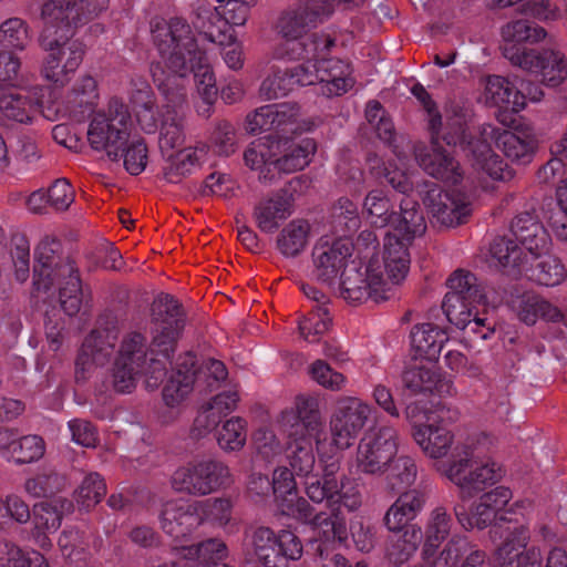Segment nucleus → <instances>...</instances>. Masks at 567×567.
<instances>
[{
  "label": "nucleus",
  "mask_w": 567,
  "mask_h": 567,
  "mask_svg": "<svg viewBox=\"0 0 567 567\" xmlns=\"http://www.w3.org/2000/svg\"><path fill=\"white\" fill-rule=\"evenodd\" d=\"M152 35L155 47L162 58L161 62L151 65L152 76L155 69L171 78L172 75L183 76L185 97L187 86L188 66L192 72L198 94L207 105L206 112L209 115L210 106L217 99L218 89L214 72L208 64L206 53L198 49L196 39L188 22L183 18H172L168 21L162 20L152 24ZM185 104L187 102L185 101Z\"/></svg>",
  "instance_id": "nucleus-1"
},
{
  "label": "nucleus",
  "mask_w": 567,
  "mask_h": 567,
  "mask_svg": "<svg viewBox=\"0 0 567 567\" xmlns=\"http://www.w3.org/2000/svg\"><path fill=\"white\" fill-rule=\"evenodd\" d=\"M503 55L512 65L532 74L542 75L548 86L559 85L567 76L564 58L553 50L528 49L524 43H535L546 37L543 27L527 19L508 22L502 29Z\"/></svg>",
  "instance_id": "nucleus-2"
},
{
  "label": "nucleus",
  "mask_w": 567,
  "mask_h": 567,
  "mask_svg": "<svg viewBox=\"0 0 567 567\" xmlns=\"http://www.w3.org/2000/svg\"><path fill=\"white\" fill-rule=\"evenodd\" d=\"M131 114L127 106L113 97L106 114H97L90 123L87 140L92 148L105 151L109 158L123 157L124 167L131 175H140L147 164V146L143 138L128 145Z\"/></svg>",
  "instance_id": "nucleus-3"
},
{
  "label": "nucleus",
  "mask_w": 567,
  "mask_h": 567,
  "mask_svg": "<svg viewBox=\"0 0 567 567\" xmlns=\"http://www.w3.org/2000/svg\"><path fill=\"white\" fill-rule=\"evenodd\" d=\"M73 32L61 25L45 24L40 45L47 52L42 75L56 86H65L81 65L85 50L82 42L72 40Z\"/></svg>",
  "instance_id": "nucleus-4"
},
{
  "label": "nucleus",
  "mask_w": 567,
  "mask_h": 567,
  "mask_svg": "<svg viewBox=\"0 0 567 567\" xmlns=\"http://www.w3.org/2000/svg\"><path fill=\"white\" fill-rule=\"evenodd\" d=\"M302 555V544L290 530L276 534L269 527H257L245 532L243 540V563H259L264 567H288L289 560H298Z\"/></svg>",
  "instance_id": "nucleus-5"
},
{
  "label": "nucleus",
  "mask_w": 567,
  "mask_h": 567,
  "mask_svg": "<svg viewBox=\"0 0 567 567\" xmlns=\"http://www.w3.org/2000/svg\"><path fill=\"white\" fill-rule=\"evenodd\" d=\"M183 76L167 78L158 68L154 83L165 99L159 111V148L162 152L182 147L185 143L186 109Z\"/></svg>",
  "instance_id": "nucleus-6"
},
{
  "label": "nucleus",
  "mask_w": 567,
  "mask_h": 567,
  "mask_svg": "<svg viewBox=\"0 0 567 567\" xmlns=\"http://www.w3.org/2000/svg\"><path fill=\"white\" fill-rule=\"evenodd\" d=\"M444 475L460 488L462 499L471 498L495 484L501 477L495 463L478 464L470 446L457 444L453 447L451 460L443 470Z\"/></svg>",
  "instance_id": "nucleus-7"
},
{
  "label": "nucleus",
  "mask_w": 567,
  "mask_h": 567,
  "mask_svg": "<svg viewBox=\"0 0 567 567\" xmlns=\"http://www.w3.org/2000/svg\"><path fill=\"white\" fill-rule=\"evenodd\" d=\"M399 434L393 426L371 429L359 441L355 465L359 472L382 475L398 453Z\"/></svg>",
  "instance_id": "nucleus-8"
},
{
  "label": "nucleus",
  "mask_w": 567,
  "mask_h": 567,
  "mask_svg": "<svg viewBox=\"0 0 567 567\" xmlns=\"http://www.w3.org/2000/svg\"><path fill=\"white\" fill-rule=\"evenodd\" d=\"M231 483L229 467L217 460H204L177 468L172 477L173 487L183 493L205 496Z\"/></svg>",
  "instance_id": "nucleus-9"
},
{
  "label": "nucleus",
  "mask_w": 567,
  "mask_h": 567,
  "mask_svg": "<svg viewBox=\"0 0 567 567\" xmlns=\"http://www.w3.org/2000/svg\"><path fill=\"white\" fill-rule=\"evenodd\" d=\"M118 323L112 313L99 317L96 327L84 339L80 353L75 361V378L85 380V372L93 365H104L114 353L118 339Z\"/></svg>",
  "instance_id": "nucleus-10"
},
{
  "label": "nucleus",
  "mask_w": 567,
  "mask_h": 567,
  "mask_svg": "<svg viewBox=\"0 0 567 567\" xmlns=\"http://www.w3.org/2000/svg\"><path fill=\"white\" fill-rule=\"evenodd\" d=\"M372 410L370 404L358 396H339L329 422L333 444L340 450L352 446L369 422Z\"/></svg>",
  "instance_id": "nucleus-11"
},
{
  "label": "nucleus",
  "mask_w": 567,
  "mask_h": 567,
  "mask_svg": "<svg viewBox=\"0 0 567 567\" xmlns=\"http://www.w3.org/2000/svg\"><path fill=\"white\" fill-rule=\"evenodd\" d=\"M153 346L164 360L171 361L181 331L184 316L179 302L171 295H159L153 302Z\"/></svg>",
  "instance_id": "nucleus-12"
},
{
  "label": "nucleus",
  "mask_w": 567,
  "mask_h": 567,
  "mask_svg": "<svg viewBox=\"0 0 567 567\" xmlns=\"http://www.w3.org/2000/svg\"><path fill=\"white\" fill-rule=\"evenodd\" d=\"M154 355H162L153 342L151 347L147 343L146 337L138 331L127 332L121 342L117 359L121 362L131 364L134 369H142L146 371L148 386H157L158 383L166 375V361L158 359Z\"/></svg>",
  "instance_id": "nucleus-13"
},
{
  "label": "nucleus",
  "mask_w": 567,
  "mask_h": 567,
  "mask_svg": "<svg viewBox=\"0 0 567 567\" xmlns=\"http://www.w3.org/2000/svg\"><path fill=\"white\" fill-rule=\"evenodd\" d=\"M341 296L350 302L372 300L377 303L390 299L391 288L381 272L369 266L364 271L358 268L346 270L341 277Z\"/></svg>",
  "instance_id": "nucleus-14"
},
{
  "label": "nucleus",
  "mask_w": 567,
  "mask_h": 567,
  "mask_svg": "<svg viewBox=\"0 0 567 567\" xmlns=\"http://www.w3.org/2000/svg\"><path fill=\"white\" fill-rule=\"evenodd\" d=\"M425 188L423 204L436 223L454 227L463 224L470 216L471 204L460 193L444 192L435 183L425 184Z\"/></svg>",
  "instance_id": "nucleus-15"
},
{
  "label": "nucleus",
  "mask_w": 567,
  "mask_h": 567,
  "mask_svg": "<svg viewBox=\"0 0 567 567\" xmlns=\"http://www.w3.org/2000/svg\"><path fill=\"white\" fill-rule=\"evenodd\" d=\"M513 494L508 487L497 486L481 495L474 503L471 514L463 504H456L453 508L457 522L465 529H484L492 525L497 514L509 503Z\"/></svg>",
  "instance_id": "nucleus-16"
},
{
  "label": "nucleus",
  "mask_w": 567,
  "mask_h": 567,
  "mask_svg": "<svg viewBox=\"0 0 567 567\" xmlns=\"http://www.w3.org/2000/svg\"><path fill=\"white\" fill-rule=\"evenodd\" d=\"M351 255L352 245L348 239L330 241L321 238L312 249L313 276L318 281L331 285Z\"/></svg>",
  "instance_id": "nucleus-17"
},
{
  "label": "nucleus",
  "mask_w": 567,
  "mask_h": 567,
  "mask_svg": "<svg viewBox=\"0 0 567 567\" xmlns=\"http://www.w3.org/2000/svg\"><path fill=\"white\" fill-rule=\"evenodd\" d=\"M460 146L474 169L485 173L494 181L504 182L513 178V171L481 136L463 132Z\"/></svg>",
  "instance_id": "nucleus-18"
},
{
  "label": "nucleus",
  "mask_w": 567,
  "mask_h": 567,
  "mask_svg": "<svg viewBox=\"0 0 567 567\" xmlns=\"http://www.w3.org/2000/svg\"><path fill=\"white\" fill-rule=\"evenodd\" d=\"M158 517L163 532L175 539L186 537L203 522L199 503L185 499L165 502Z\"/></svg>",
  "instance_id": "nucleus-19"
},
{
  "label": "nucleus",
  "mask_w": 567,
  "mask_h": 567,
  "mask_svg": "<svg viewBox=\"0 0 567 567\" xmlns=\"http://www.w3.org/2000/svg\"><path fill=\"white\" fill-rule=\"evenodd\" d=\"M62 245L53 236H45L35 249V262L33 266V285L37 290L48 291L54 286L58 268L70 257L61 256Z\"/></svg>",
  "instance_id": "nucleus-20"
},
{
  "label": "nucleus",
  "mask_w": 567,
  "mask_h": 567,
  "mask_svg": "<svg viewBox=\"0 0 567 567\" xmlns=\"http://www.w3.org/2000/svg\"><path fill=\"white\" fill-rule=\"evenodd\" d=\"M336 47V39L324 32H315L303 35L296 41L285 42L276 47V59L305 60V62H318L328 56Z\"/></svg>",
  "instance_id": "nucleus-21"
},
{
  "label": "nucleus",
  "mask_w": 567,
  "mask_h": 567,
  "mask_svg": "<svg viewBox=\"0 0 567 567\" xmlns=\"http://www.w3.org/2000/svg\"><path fill=\"white\" fill-rule=\"evenodd\" d=\"M292 214V198L288 190L279 189L271 196L261 198L252 209L256 226L262 233H274L281 221Z\"/></svg>",
  "instance_id": "nucleus-22"
},
{
  "label": "nucleus",
  "mask_w": 567,
  "mask_h": 567,
  "mask_svg": "<svg viewBox=\"0 0 567 567\" xmlns=\"http://www.w3.org/2000/svg\"><path fill=\"white\" fill-rule=\"evenodd\" d=\"M54 285L59 286V300L61 308L68 316H75L90 295L82 288L79 270L73 260H66L58 268Z\"/></svg>",
  "instance_id": "nucleus-23"
},
{
  "label": "nucleus",
  "mask_w": 567,
  "mask_h": 567,
  "mask_svg": "<svg viewBox=\"0 0 567 567\" xmlns=\"http://www.w3.org/2000/svg\"><path fill=\"white\" fill-rule=\"evenodd\" d=\"M511 231L533 258L548 251V234L533 214L523 212L516 215L512 220Z\"/></svg>",
  "instance_id": "nucleus-24"
},
{
  "label": "nucleus",
  "mask_w": 567,
  "mask_h": 567,
  "mask_svg": "<svg viewBox=\"0 0 567 567\" xmlns=\"http://www.w3.org/2000/svg\"><path fill=\"white\" fill-rule=\"evenodd\" d=\"M425 503V493L416 488L402 493L385 512L383 525L389 532H402L422 512Z\"/></svg>",
  "instance_id": "nucleus-25"
},
{
  "label": "nucleus",
  "mask_w": 567,
  "mask_h": 567,
  "mask_svg": "<svg viewBox=\"0 0 567 567\" xmlns=\"http://www.w3.org/2000/svg\"><path fill=\"white\" fill-rule=\"evenodd\" d=\"M415 158L420 167L436 179L452 184H457L462 179L458 162L440 146L434 145L431 151L421 148L416 152Z\"/></svg>",
  "instance_id": "nucleus-26"
},
{
  "label": "nucleus",
  "mask_w": 567,
  "mask_h": 567,
  "mask_svg": "<svg viewBox=\"0 0 567 567\" xmlns=\"http://www.w3.org/2000/svg\"><path fill=\"white\" fill-rule=\"evenodd\" d=\"M316 66L318 81L323 84V92L328 95L344 94L354 84L350 65L340 59L324 56L316 62Z\"/></svg>",
  "instance_id": "nucleus-27"
},
{
  "label": "nucleus",
  "mask_w": 567,
  "mask_h": 567,
  "mask_svg": "<svg viewBox=\"0 0 567 567\" xmlns=\"http://www.w3.org/2000/svg\"><path fill=\"white\" fill-rule=\"evenodd\" d=\"M409 244L396 234L388 233L384 238L383 262L388 279L399 285L410 270Z\"/></svg>",
  "instance_id": "nucleus-28"
},
{
  "label": "nucleus",
  "mask_w": 567,
  "mask_h": 567,
  "mask_svg": "<svg viewBox=\"0 0 567 567\" xmlns=\"http://www.w3.org/2000/svg\"><path fill=\"white\" fill-rule=\"evenodd\" d=\"M512 307L518 319L527 326L535 324L538 319L558 322L564 317L556 306L535 293L517 297L513 300Z\"/></svg>",
  "instance_id": "nucleus-29"
},
{
  "label": "nucleus",
  "mask_w": 567,
  "mask_h": 567,
  "mask_svg": "<svg viewBox=\"0 0 567 567\" xmlns=\"http://www.w3.org/2000/svg\"><path fill=\"white\" fill-rule=\"evenodd\" d=\"M339 470V461L333 460L324 465L320 478L313 474L312 477H309V481H305L306 494L313 503L326 502L332 504L337 496L340 498V491L343 486L336 476Z\"/></svg>",
  "instance_id": "nucleus-30"
},
{
  "label": "nucleus",
  "mask_w": 567,
  "mask_h": 567,
  "mask_svg": "<svg viewBox=\"0 0 567 567\" xmlns=\"http://www.w3.org/2000/svg\"><path fill=\"white\" fill-rule=\"evenodd\" d=\"M484 100L488 105L511 109L514 112L525 107V95L499 75H488L485 79Z\"/></svg>",
  "instance_id": "nucleus-31"
},
{
  "label": "nucleus",
  "mask_w": 567,
  "mask_h": 567,
  "mask_svg": "<svg viewBox=\"0 0 567 567\" xmlns=\"http://www.w3.org/2000/svg\"><path fill=\"white\" fill-rule=\"evenodd\" d=\"M447 336L444 330L433 323H422L411 331V346L415 359L437 360Z\"/></svg>",
  "instance_id": "nucleus-32"
},
{
  "label": "nucleus",
  "mask_w": 567,
  "mask_h": 567,
  "mask_svg": "<svg viewBox=\"0 0 567 567\" xmlns=\"http://www.w3.org/2000/svg\"><path fill=\"white\" fill-rule=\"evenodd\" d=\"M100 99L97 81L90 74L81 75L68 93V105L80 118L93 113Z\"/></svg>",
  "instance_id": "nucleus-33"
},
{
  "label": "nucleus",
  "mask_w": 567,
  "mask_h": 567,
  "mask_svg": "<svg viewBox=\"0 0 567 567\" xmlns=\"http://www.w3.org/2000/svg\"><path fill=\"white\" fill-rule=\"evenodd\" d=\"M386 539L385 555L394 565L406 563L416 551L423 538V532L417 525H410L402 532H391Z\"/></svg>",
  "instance_id": "nucleus-34"
},
{
  "label": "nucleus",
  "mask_w": 567,
  "mask_h": 567,
  "mask_svg": "<svg viewBox=\"0 0 567 567\" xmlns=\"http://www.w3.org/2000/svg\"><path fill=\"white\" fill-rule=\"evenodd\" d=\"M391 225L402 238L406 241L413 240L416 236H422L426 230L424 215L416 200L405 197L400 204V214L395 213Z\"/></svg>",
  "instance_id": "nucleus-35"
},
{
  "label": "nucleus",
  "mask_w": 567,
  "mask_h": 567,
  "mask_svg": "<svg viewBox=\"0 0 567 567\" xmlns=\"http://www.w3.org/2000/svg\"><path fill=\"white\" fill-rule=\"evenodd\" d=\"M413 437L423 452L432 458L445 456L453 444V434L449 430L432 424L414 426Z\"/></svg>",
  "instance_id": "nucleus-36"
},
{
  "label": "nucleus",
  "mask_w": 567,
  "mask_h": 567,
  "mask_svg": "<svg viewBox=\"0 0 567 567\" xmlns=\"http://www.w3.org/2000/svg\"><path fill=\"white\" fill-rule=\"evenodd\" d=\"M0 112L8 120L28 124L39 112V103L30 95L6 91L0 86Z\"/></svg>",
  "instance_id": "nucleus-37"
},
{
  "label": "nucleus",
  "mask_w": 567,
  "mask_h": 567,
  "mask_svg": "<svg viewBox=\"0 0 567 567\" xmlns=\"http://www.w3.org/2000/svg\"><path fill=\"white\" fill-rule=\"evenodd\" d=\"M523 248L511 238L498 237L491 245V255L505 274L517 277L528 261Z\"/></svg>",
  "instance_id": "nucleus-38"
},
{
  "label": "nucleus",
  "mask_w": 567,
  "mask_h": 567,
  "mask_svg": "<svg viewBox=\"0 0 567 567\" xmlns=\"http://www.w3.org/2000/svg\"><path fill=\"white\" fill-rule=\"evenodd\" d=\"M310 225L305 219L289 221L277 236V248L286 258L299 256L307 247Z\"/></svg>",
  "instance_id": "nucleus-39"
},
{
  "label": "nucleus",
  "mask_w": 567,
  "mask_h": 567,
  "mask_svg": "<svg viewBox=\"0 0 567 567\" xmlns=\"http://www.w3.org/2000/svg\"><path fill=\"white\" fill-rule=\"evenodd\" d=\"M220 23L219 13L216 7L212 8L204 1H197L193 9L192 23L194 28L212 43L224 44L231 39V33H227L221 27L216 28V23Z\"/></svg>",
  "instance_id": "nucleus-40"
},
{
  "label": "nucleus",
  "mask_w": 567,
  "mask_h": 567,
  "mask_svg": "<svg viewBox=\"0 0 567 567\" xmlns=\"http://www.w3.org/2000/svg\"><path fill=\"white\" fill-rule=\"evenodd\" d=\"M317 23L298 4L282 11L275 24L276 32L286 41H296L306 35L308 30L316 27Z\"/></svg>",
  "instance_id": "nucleus-41"
},
{
  "label": "nucleus",
  "mask_w": 567,
  "mask_h": 567,
  "mask_svg": "<svg viewBox=\"0 0 567 567\" xmlns=\"http://www.w3.org/2000/svg\"><path fill=\"white\" fill-rule=\"evenodd\" d=\"M452 527V518L443 506L431 511L425 526V543L422 555L429 559L434 555L437 546L449 536Z\"/></svg>",
  "instance_id": "nucleus-42"
},
{
  "label": "nucleus",
  "mask_w": 567,
  "mask_h": 567,
  "mask_svg": "<svg viewBox=\"0 0 567 567\" xmlns=\"http://www.w3.org/2000/svg\"><path fill=\"white\" fill-rule=\"evenodd\" d=\"M529 538V529L524 525L511 529L496 551L498 567H517V561L528 551L525 548Z\"/></svg>",
  "instance_id": "nucleus-43"
},
{
  "label": "nucleus",
  "mask_w": 567,
  "mask_h": 567,
  "mask_svg": "<svg viewBox=\"0 0 567 567\" xmlns=\"http://www.w3.org/2000/svg\"><path fill=\"white\" fill-rule=\"evenodd\" d=\"M316 150L317 144L312 138H303L298 143L289 144L284 154L272 162V165L286 174L303 169L310 163Z\"/></svg>",
  "instance_id": "nucleus-44"
},
{
  "label": "nucleus",
  "mask_w": 567,
  "mask_h": 567,
  "mask_svg": "<svg viewBox=\"0 0 567 567\" xmlns=\"http://www.w3.org/2000/svg\"><path fill=\"white\" fill-rule=\"evenodd\" d=\"M203 150H183L175 155H169L163 168L164 178L172 184L179 183L183 177L200 166Z\"/></svg>",
  "instance_id": "nucleus-45"
},
{
  "label": "nucleus",
  "mask_w": 567,
  "mask_h": 567,
  "mask_svg": "<svg viewBox=\"0 0 567 567\" xmlns=\"http://www.w3.org/2000/svg\"><path fill=\"white\" fill-rule=\"evenodd\" d=\"M72 507V503L65 498L38 503L33 506V524L37 528L55 532L61 526L63 514Z\"/></svg>",
  "instance_id": "nucleus-46"
},
{
  "label": "nucleus",
  "mask_w": 567,
  "mask_h": 567,
  "mask_svg": "<svg viewBox=\"0 0 567 567\" xmlns=\"http://www.w3.org/2000/svg\"><path fill=\"white\" fill-rule=\"evenodd\" d=\"M66 477L54 470H44L25 480L24 491L35 498L52 497L66 487Z\"/></svg>",
  "instance_id": "nucleus-47"
},
{
  "label": "nucleus",
  "mask_w": 567,
  "mask_h": 567,
  "mask_svg": "<svg viewBox=\"0 0 567 567\" xmlns=\"http://www.w3.org/2000/svg\"><path fill=\"white\" fill-rule=\"evenodd\" d=\"M110 0H76L63 19L59 22L61 29L72 31L78 25L96 18L109 8Z\"/></svg>",
  "instance_id": "nucleus-48"
},
{
  "label": "nucleus",
  "mask_w": 567,
  "mask_h": 567,
  "mask_svg": "<svg viewBox=\"0 0 567 567\" xmlns=\"http://www.w3.org/2000/svg\"><path fill=\"white\" fill-rule=\"evenodd\" d=\"M536 259L539 260L530 268L532 280L546 287L557 286L565 280L566 269L557 257L545 252Z\"/></svg>",
  "instance_id": "nucleus-49"
},
{
  "label": "nucleus",
  "mask_w": 567,
  "mask_h": 567,
  "mask_svg": "<svg viewBox=\"0 0 567 567\" xmlns=\"http://www.w3.org/2000/svg\"><path fill=\"white\" fill-rule=\"evenodd\" d=\"M497 145L507 158L526 164L533 157L536 141L532 137H520L512 132H504L499 135Z\"/></svg>",
  "instance_id": "nucleus-50"
},
{
  "label": "nucleus",
  "mask_w": 567,
  "mask_h": 567,
  "mask_svg": "<svg viewBox=\"0 0 567 567\" xmlns=\"http://www.w3.org/2000/svg\"><path fill=\"white\" fill-rule=\"evenodd\" d=\"M450 291L446 295L464 297V300L485 303V295L474 274L462 269L455 270L447 279Z\"/></svg>",
  "instance_id": "nucleus-51"
},
{
  "label": "nucleus",
  "mask_w": 567,
  "mask_h": 567,
  "mask_svg": "<svg viewBox=\"0 0 567 567\" xmlns=\"http://www.w3.org/2000/svg\"><path fill=\"white\" fill-rule=\"evenodd\" d=\"M437 372L433 367L414 362L409 364L402 375L403 383L413 394L433 391Z\"/></svg>",
  "instance_id": "nucleus-52"
},
{
  "label": "nucleus",
  "mask_w": 567,
  "mask_h": 567,
  "mask_svg": "<svg viewBox=\"0 0 567 567\" xmlns=\"http://www.w3.org/2000/svg\"><path fill=\"white\" fill-rule=\"evenodd\" d=\"M330 513L320 512L310 525L322 535V537L330 540L342 542L347 538V524L346 519L339 511V507H329Z\"/></svg>",
  "instance_id": "nucleus-53"
},
{
  "label": "nucleus",
  "mask_w": 567,
  "mask_h": 567,
  "mask_svg": "<svg viewBox=\"0 0 567 567\" xmlns=\"http://www.w3.org/2000/svg\"><path fill=\"white\" fill-rule=\"evenodd\" d=\"M194 383V373L190 370L177 369L163 388L162 394L165 404L169 408L179 405L193 391Z\"/></svg>",
  "instance_id": "nucleus-54"
},
{
  "label": "nucleus",
  "mask_w": 567,
  "mask_h": 567,
  "mask_svg": "<svg viewBox=\"0 0 567 567\" xmlns=\"http://www.w3.org/2000/svg\"><path fill=\"white\" fill-rule=\"evenodd\" d=\"M386 472L388 485L395 491L408 487L415 482L417 466L412 457L401 455L391 461Z\"/></svg>",
  "instance_id": "nucleus-55"
},
{
  "label": "nucleus",
  "mask_w": 567,
  "mask_h": 567,
  "mask_svg": "<svg viewBox=\"0 0 567 567\" xmlns=\"http://www.w3.org/2000/svg\"><path fill=\"white\" fill-rule=\"evenodd\" d=\"M363 208L371 219V223L380 228L391 225L395 212L392 210L390 199L382 190H371L364 198Z\"/></svg>",
  "instance_id": "nucleus-56"
},
{
  "label": "nucleus",
  "mask_w": 567,
  "mask_h": 567,
  "mask_svg": "<svg viewBox=\"0 0 567 567\" xmlns=\"http://www.w3.org/2000/svg\"><path fill=\"white\" fill-rule=\"evenodd\" d=\"M246 440V422L238 416L227 420L217 432V443L225 452L240 451Z\"/></svg>",
  "instance_id": "nucleus-57"
},
{
  "label": "nucleus",
  "mask_w": 567,
  "mask_h": 567,
  "mask_svg": "<svg viewBox=\"0 0 567 567\" xmlns=\"http://www.w3.org/2000/svg\"><path fill=\"white\" fill-rule=\"evenodd\" d=\"M299 110L297 103L272 104L274 131L282 136L301 133L303 128L299 123Z\"/></svg>",
  "instance_id": "nucleus-58"
},
{
  "label": "nucleus",
  "mask_w": 567,
  "mask_h": 567,
  "mask_svg": "<svg viewBox=\"0 0 567 567\" xmlns=\"http://www.w3.org/2000/svg\"><path fill=\"white\" fill-rule=\"evenodd\" d=\"M45 452V443L39 435L16 436L11 456L16 464H29L39 461Z\"/></svg>",
  "instance_id": "nucleus-59"
},
{
  "label": "nucleus",
  "mask_w": 567,
  "mask_h": 567,
  "mask_svg": "<svg viewBox=\"0 0 567 567\" xmlns=\"http://www.w3.org/2000/svg\"><path fill=\"white\" fill-rule=\"evenodd\" d=\"M477 305L480 303L464 300V297L445 295L442 309L449 322L458 329H466Z\"/></svg>",
  "instance_id": "nucleus-60"
},
{
  "label": "nucleus",
  "mask_w": 567,
  "mask_h": 567,
  "mask_svg": "<svg viewBox=\"0 0 567 567\" xmlns=\"http://www.w3.org/2000/svg\"><path fill=\"white\" fill-rule=\"evenodd\" d=\"M106 494V484L99 473H90L75 492L79 505L90 509L99 504Z\"/></svg>",
  "instance_id": "nucleus-61"
},
{
  "label": "nucleus",
  "mask_w": 567,
  "mask_h": 567,
  "mask_svg": "<svg viewBox=\"0 0 567 567\" xmlns=\"http://www.w3.org/2000/svg\"><path fill=\"white\" fill-rule=\"evenodd\" d=\"M29 42L28 25L20 18H10L0 25V44L3 48L23 50Z\"/></svg>",
  "instance_id": "nucleus-62"
},
{
  "label": "nucleus",
  "mask_w": 567,
  "mask_h": 567,
  "mask_svg": "<svg viewBox=\"0 0 567 567\" xmlns=\"http://www.w3.org/2000/svg\"><path fill=\"white\" fill-rule=\"evenodd\" d=\"M331 324L326 307L316 306L309 315L299 323L301 336L309 342H316L326 333Z\"/></svg>",
  "instance_id": "nucleus-63"
},
{
  "label": "nucleus",
  "mask_w": 567,
  "mask_h": 567,
  "mask_svg": "<svg viewBox=\"0 0 567 567\" xmlns=\"http://www.w3.org/2000/svg\"><path fill=\"white\" fill-rule=\"evenodd\" d=\"M472 542L465 536H453L433 560V567H457L462 554L471 550Z\"/></svg>",
  "instance_id": "nucleus-64"
}]
</instances>
